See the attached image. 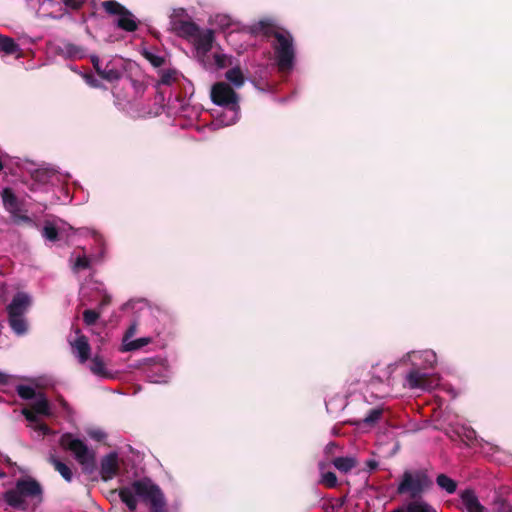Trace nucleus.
Returning a JSON list of instances; mask_svg holds the SVG:
<instances>
[{
    "instance_id": "obj_16",
    "label": "nucleus",
    "mask_w": 512,
    "mask_h": 512,
    "mask_svg": "<svg viewBox=\"0 0 512 512\" xmlns=\"http://www.w3.org/2000/svg\"><path fill=\"white\" fill-rule=\"evenodd\" d=\"M68 342L70 344L72 354L81 364L85 363L91 354V348L87 337L77 329L73 335L69 336Z\"/></svg>"
},
{
    "instance_id": "obj_4",
    "label": "nucleus",
    "mask_w": 512,
    "mask_h": 512,
    "mask_svg": "<svg viewBox=\"0 0 512 512\" xmlns=\"http://www.w3.org/2000/svg\"><path fill=\"white\" fill-rule=\"evenodd\" d=\"M211 99L219 109L214 110L215 119L212 126L217 129L235 124L240 117L239 97L225 82L212 86Z\"/></svg>"
},
{
    "instance_id": "obj_25",
    "label": "nucleus",
    "mask_w": 512,
    "mask_h": 512,
    "mask_svg": "<svg viewBox=\"0 0 512 512\" xmlns=\"http://www.w3.org/2000/svg\"><path fill=\"white\" fill-rule=\"evenodd\" d=\"M0 51L5 54L12 55L17 54V57L20 56V47L19 45L10 37L3 36L0 34Z\"/></svg>"
},
{
    "instance_id": "obj_2",
    "label": "nucleus",
    "mask_w": 512,
    "mask_h": 512,
    "mask_svg": "<svg viewBox=\"0 0 512 512\" xmlns=\"http://www.w3.org/2000/svg\"><path fill=\"white\" fill-rule=\"evenodd\" d=\"M436 364V353L431 349H424L407 352L391 366L395 368L399 366L409 367L404 376V387L410 390L424 391L431 388L429 384V371L434 369Z\"/></svg>"
},
{
    "instance_id": "obj_30",
    "label": "nucleus",
    "mask_w": 512,
    "mask_h": 512,
    "mask_svg": "<svg viewBox=\"0 0 512 512\" xmlns=\"http://www.w3.org/2000/svg\"><path fill=\"white\" fill-rule=\"evenodd\" d=\"M9 324L14 333L19 336L24 335L28 330L24 316H9Z\"/></svg>"
},
{
    "instance_id": "obj_18",
    "label": "nucleus",
    "mask_w": 512,
    "mask_h": 512,
    "mask_svg": "<svg viewBox=\"0 0 512 512\" xmlns=\"http://www.w3.org/2000/svg\"><path fill=\"white\" fill-rule=\"evenodd\" d=\"M31 305V297L25 292H18L7 307L9 316H24Z\"/></svg>"
},
{
    "instance_id": "obj_5",
    "label": "nucleus",
    "mask_w": 512,
    "mask_h": 512,
    "mask_svg": "<svg viewBox=\"0 0 512 512\" xmlns=\"http://www.w3.org/2000/svg\"><path fill=\"white\" fill-rule=\"evenodd\" d=\"M184 39L194 46L198 61L206 69H221L227 66L229 57L226 54L215 52L212 60L208 55L214 42V32L212 29H202L196 24L195 31L191 35H186Z\"/></svg>"
},
{
    "instance_id": "obj_21",
    "label": "nucleus",
    "mask_w": 512,
    "mask_h": 512,
    "mask_svg": "<svg viewBox=\"0 0 512 512\" xmlns=\"http://www.w3.org/2000/svg\"><path fill=\"white\" fill-rule=\"evenodd\" d=\"M392 512H437L428 502L417 499L408 502L405 506L394 509Z\"/></svg>"
},
{
    "instance_id": "obj_8",
    "label": "nucleus",
    "mask_w": 512,
    "mask_h": 512,
    "mask_svg": "<svg viewBox=\"0 0 512 512\" xmlns=\"http://www.w3.org/2000/svg\"><path fill=\"white\" fill-rule=\"evenodd\" d=\"M22 414L38 437L52 433L51 429L39 419V416L50 417L53 414L51 405L44 394L38 393V396L32 400L30 408H24Z\"/></svg>"
},
{
    "instance_id": "obj_17",
    "label": "nucleus",
    "mask_w": 512,
    "mask_h": 512,
    "mask_svg": "<svg viewBox=\"0 0 512 512\" xmlns=\"http://www.w3.org/2000/svg\"><path fill=\"white\" fill-rule=\"evenodd\" d=\"M119 469V458L117 453L111 452L101 459L100 474L103 480L108 481L113 479Z\"/></svg>"
},
{
    "instance_id": "obj_37",
    "label": "nucleus",
    "mask_w": 512,
    "mask_h": 512,
    "mask_svg": "<svg viewBox=\"0 0 512 512\" xmlns=\"http://www.w3.org/2000/svg\"><path fill=\"white\" fill-rule=\"evenodd\" d=\"M87 435L96 441H102L106 438V433L99 428H90L86 430Z\"/></svg>"
},
{
    "instance_id": "obj_29",
    "label": "nucleus",
    "mask_w": 512,
    "mask_h": 512,
    "mask_svg": "<svg viewBox=\"0 0 512 512\" xmlns=\"http://www.w3.org/2000/svg\"><path fill=\"white\" fill-rule=\"evenodd\" d=\"M89 369L94 375H96L98 377H101V378L110 377V373L107 371L103 360L98 356H95L94 358L91 359V362L89 364Z\"/></svg>"
},
{
    "instance_id": "obj_9",
    "label": "nucleus",
    "mask_w": 512,
    "mask_h": 512,
    "mask_svg": "<svg viewBox=\"0 0 512 512\" xmlns=\"http://www.w3.org/2000/svg\"><path fill=\"white\" fill-rule=\"evenodd\" d=\"M91 62L97 74L111 83L125 78L128 66L131 65L129 61L119 56H114L104 63L98 56L93 55Z\"/></svg>"
},
{
    "instance_id": "obj_14",
    "label": "nucleus",
    "mask_w": 512,
    "mask_h": 512,
    "mask_svg": "<svg viewBox=\"0 0 512 512\" xmlns=\"http://www.w3.org/2000/svg\"><path fill=\"white\" fill-rule=\"evenodd\" d=\"M170 29L178 36L184 38L195 31V25L184 8H175L169 16Z\"/></svg>"
},
{
    "instance_id": "obj_12",
    "label": "nucleus",
    "mask_w": 512,
    "mask_h": 512,
    "mask_svg": "<svg viewBox=\"0 0 512 512\" xmlns=\"http://www.w3.org/2000/svg\"><path fill=\"white\" fill-rule=\"evenodd\" d=\"M1 198L5 210L10 214L11 221L16 224H30L34 222L31 217L24 213L22 204L14 194L11 188H3L1 191Z\"/></svg>"
},
{
    "instance_id": "obj_35",
    "label": "nucleus",
    "mask_w": 512,
    "mask_h": 512,
    "mask_svg": "<svg viewBox=\"0 0 512 512\" xmlns=\"http://www.w3.org/2000/svg\"><path fill=\"white\" fill-rule=\"evenodd\" d=\"M346 405V401L342 397H337L335 399H330L326 402V409L329 413L335 412L337 410H342Z\"/></svg>"
},
{
    "instance_id": "obj_7",
    "label": "nucleus",
    "mask_w": 512,
    "mask_h": 512,
    "mask_svg": "<svg viewBox=\"0 0 512 512\" xmlns=\"http://www.w3.org/2000/svg\"><path fill=\"white\" fill-rule=\"evenodd\" d=\"M27 498L36 499L37 502L42 500L41 486L31 478L18 480L15 488L6 491L4 494V500L8 505L21 510L27 508Z\"/></svg>"
},
{
    "instance_id": "obj_36",
    "label": "nucleus",
    "mask_w": 512,
    "mask_h": 512,
    "mask_svg": "<svg viewBox=\"0 0 512 512\" xmlns=\"http://www.w3.org/2000/svg\"><path fill=\"white\" fill-rule=\"evenodd\" d=\"M58 232L59 229L52 225V224H46L42 230V236L49 240V241H56L58 239Z\"/></svg>"
},
{
    "instance_id": "obj_32",
    "label": "nucleus",
    "mask_w": 512,
    "mask_h": 512,
    "mask_svg": "<svg viewBox=\"0 0 512 512\" xmlns=\"http://www.w3.org/2000/svg\"><path fill=\"white\" fill-rule=\"evenodd\" d=\"M182 77L181 73L175 69L162 70L160 73L159 84L171 85Z\"/></svg>"
},
{
    "instance_id": "obj_34",
    "label": "nucleus",
    "mask_w": 512,
    "mask_h": 512,
    "mask_svg": "<svg viewBox=\"0 0 512 512\" xmlns=\"http://www.w3.org/2000/svg\"><path fill=\"white\" fill-rule=\"evenodd\" d=\"M16 391L20 398L26 400H34L38 396L35 389L29 385H18Z\"/></svg>"
},
{
    "instance_id": "obj_48",
    "label": "nucleus",
    "mask_w": 512,
    "mask_h": 512,
    "mask_svg": "<svg viewBox=\"0 0 512 512\" xmlns=\"http://www.w3.org/2000/svg\"><path fill=\"white\" fill-rule=\"evenodd\" d=\"M5 476H6V474L4 472L0 471V478H4Z\"/></svg>"
},
{
    "instance_id": "obj_6",
    "label": "nucleus",
    "mask_w": 512,
    "mask_h": 512,
    "mask_svg": "<svg viewBox=\"0 0 512 512\" xmlns=\"http://www.w3.org/2000/svg\"><path fill=\"white\" fill-rule=\"evenodd\" d=\"M145 90L146 86L142 82L127 77L125 79L124 93H120L118 91L113 92L115 96V103L121 109L127 111L132 117H145L150 115L151 112L149 111H138L135 109L138 106V102L142 98Z\"/></svg>"
},
{
    "instance_id": "obj_28",
    "label": "nucleus",
    "mask_w": 512,
    "mask_h": 512,
    "mask_svg": "<svg viewBox=\"0 0 512 512\" xmlns=\"http://www.w3.org/2000/svg\"><path fill=\"white\" fill-rule=\"evenodd\" d=\"M326 464L324 462L319 463V470L321 473L319 483L328 487V488H334L337 485V477L334 472H326L325 471Z\"/></svg>"
},
{
    "instance_id": "obj_40",
    "label": "nucleus",
    "mask_w": 512,
    "mask_h": 512,
    "mask_svg": "<svg viewBox=\"0 0 512 512\" xmlns=\"http://www.w3.org/2000/svg\"><path fill=\"white\" fill-rule=\"evenodd\" d=\"M496 503L498 504L499 512H512V505H507L505 499L498 498L496 500Z\"/></svg>"
},
{
    "instance_id": "obj_41",
    "label": "nucleus",
    "mask_w": 512,
    "mask_h": 512,
    "mask_svg": "<svg viewBox=\"0 0 512 512\" xmlns=\"http://www.w3.org/2000/svg\"><path fill=\"white\" fill-rule=\"evenodd\" d=\"M136 332H137V324L133 323L127 329V331L123 337V340L132 341V338L136 334Z\"/></svg>"
},
{
    "instance_id": "obj_20",
    "label": "nucleus",
    "mask_w": 512,
    "mask_h": 512,
    "mask_svg": "<svg viewBox=\"0 0 512 512\" xmlns=\"http://www.w3.org/2000/svg\"><path fill=\"white\" fill-rule=\"evenodd\" d=\"M39 11L42 16L54 19H59L65 14V8L60 0H43L40 3Z\"/></svg>"
},
{
    "instance_id": "obj_19",
    "label": "nucleus",
    "mask_w": 512,
    "mask_h": 512,
    "mask_svg": "<svg viewBox=\"0 0 512 512\" xmlns=\"http://www.w3.org/2000/svg\"><path fill=\"white\" fill-rule=\"evenodd\" d=\"M459 497L467 512H489L487 508L480 503L473 489L468 488L461 491Z\"/></svg>"
},
{
    "instance_id": "obj_10",
    "label": "nucleus",
    "mask_w": 512,
    "mask_h": 512,
    "mask_svg": "<svg viewBox=\"0 0 512 512\" xmlns=\"http://www.w3.org/2000/svg\"><path fill=\"white\" fill-rule=\"evenodd\" d=\"M60 445L74 455L75 460L84 470L90 471L94 467L95 454L80 438L72 433H64L60 437Z\"/></svg>"
},
{
    "instance_id": "obj_31",
    "label": "nucleus",
    "mask_w": 512,
    "mask_h": 512,
    "mask_svg": "<svg viewBox=\"0 0 512 512\" xmlns=\"http://www.w3.org/2000/svg\"><path fill=\"white\" fill-rule=\"evenodd\" d=\"M225 77L235 88H240L245 82L244 75L238 67L229 69Z\"/></svg>"
},
{
    "instance_id": "obj_33",
    "label": "nucleus",
    "mask_w": 512,
    "mask_h": 512,
    "mask_svg": "<svg viewBox=\"0 0 512 512\" xmlns=\"http://www.w3.org/2000/svg\"><path fill=\"white\" fill-rule=\"evenodd\" d=\"M382 413H383L382 408H380V407L373 408L361 420V423L365 426L372 427L381 419Z\"/></svg>"
},
{
    "instance_id": "obj_42",
    "label": "nucleus",
    "mask_w": 512,
    "mask_h": 512,
    "mask_svg": "<svg viewBox=\"0 0 512 512\" xmlns=\"http://www.w3.org/2000/svg\"><path fill=\"white\" fill-rule=\"evenodd\" d=\"M78 231L80 233L91 234V236L95 239L96 242L102 243V236L98 232H96L94 230H91V229H88V228H81Z\"/></svg>"
},
{
    "instance_id": "obj_22",
    "label": "nucleus",
    "mask_w": 512,
    "mask_h": 512,
    "mask_svg": "<svg viewBox=\"0 0 512 512\" xmlns=\"http://www.w3.org/2000/svg\"><path fill=\"white\" fill-rule=\"evenodd\" d=\"M55 51L65 58H81L83 56V51L80 47L65 41L56 45Z\"/></svg>"
},
{
    "instance_id": "obj_3",
    "label": "nucleus",
    "mask_w": 512,
    "mask_h": 512,
    "mask_svg": "<svg viewBox=\"0 0 512 512\" xmlns=\"http://www.w3.org/2000/svg\"><path fill=\"white\" fill-rule=\"evenodd\" d=\"M118 494L130 512H136L138 501L148 505L150 512H166L164 494L149 478L138 479L120 487Z\"/></svg>"
},
{
    "instance_id": "obj_49",
    "label": "nucleus",
    "mask_w": 512,
    "mask_h": 512,
    "mask_svg": "<svg viewBox=\"0 0 512 512\" xmlns=\"http://www.w3.org/2000/svg\"><path fill=\"white\" fill-rule=\"evenodd\" d=\"M154 65H159L160 63L158 61H153Z\"/></svg>"
},
{
    "instance_id": "obj_23",
    "label": "nucleus",
    "mask_w": 512,
    "mask_h": 512,
    "mask_svg": "<svg viewBox=\"0 0 512 512\" xmlns=\"http://www.w3.org/2000/svg\"><path fill=\"white\" fill-rule=\"evenodd\" d=\"M332 464L339 472L346 474L354 469L358 462L354 456H345L334 458Z\"/></svg>"
},
{
    "instance_id": "obj_13",
    "label": "nucleus",
    "mask_w": 512,
    "mask_h": 512,
    "mask_svg": "<svg viewBox=\"0 0 512 512\" xmlns=\"http://www.w3.org/2000/svg\"><path fill=\"white\" fill-rule=\"evenodd\" d=\"M102 7L108 14L117 16L116 24L119 28L127 32H133L137 29L138 24L134 15L117 1H104Z\"/></svg>"
},
{
    "instance_id": "obj_45",
    "label": "nucleus",
    "mask_w": 512,
    "mask_h": 512,
    "mask_svg": "<svg viewBox=\"0 0 512 512\" xmlns=\"http://www.w3.org/2000/svg\"><path fill=\"white\" fill-rule=\"evenodd\" d=\"M366 467L369 471H373L378 467V462L374 459H368L366 461Z\"/></svg>"
},
{
    "instance_id": "obj_27",
    "label": "nucleus",
    "mask_w": 512,
    "mask_h": 512,
    "mask_svg": "<svg viewBox=\"0 0 512 512\" xmlns=\"http://www.w3.org/2000/svg\"><path fill=\"white\" fill-rule=\"evenodd\" d=\"M436 484L447 494H453L457 490V482L446 474H439L436 477Z\"/></svg>"
},
{
    "instance_id": "obj_43",
    "label": "nucleus",
    "mask_w": 512,
    "mask_h": 512,
    "mask_svg": "<svg viewBox=\"0 0 512 512\" xmlns=\"http://www.w3.org/2000/svg\"><path fill=\"white\" fill-rule=\"evenodd\" d=\"M85 80L91 87L99 88L101 86L100 81L92 75H86Z\"/></svg>"
},
{
    "instance_id": "obj_11",
    "label": "nucleus",
    "mask_w": 512,
    "mask_h": 512,
    "mask_svg": "<svg viewBox=\"0 0 512 512\" xmlns=\"http://www.w3.org/2000/svg\"><path fill=\"white\" fill-rule=\"evenodd\" d=\"M432 481L425 470L405 471L397 491L400 494L409 493L416 497L429 489Z\"/></svg>"
},
{
    "instance_id": "obj_1",
    "label": "nucleus",
    "mask_w": 512,
    "mask_h": 512,
    "mask_svg": "<svg viewBox=\"0 0 512 512\" xmlns=\"http://www.w3.org/2000/svg\"><path fill=\"white\" fill-rule=\"evenodd\" d=\"M210 22L221 30H229L227 41L233 46H237L236 40L238 37H246L249 33L273 34L275 37L273 48L279 70L290 72L293 69L295 61L293 38L289 32L273 31V26L269 20H260L249 30L241 28L240 24L234 21L230 15L223 13L215 14L211 17Z\"/></svg>"
},
{
    "instance_id": "obj_15",
    "label": "nucleus",
    "mask_w": 512,
    "mask_h": 512,
    "mask_svg": "<svg viewBox=\"0 0 512 512\" xmlns=\"http://www.w3.org/2000/svg\"><path fill=\"white\" fill-rule=\"evenodd\" d=\"M146 377L151 383H167L171 378V369L166 359L153 360L146 368Z\"/></svg>"
},
{
    "instance_id": "obj_44",
    "label": "nucleus",
    "mask_w": 512,
    "mask_h": 512,
    "mask_svg": "<svg viewBox=\"0 0 512 512\" xmlns=\"http://www.w3.org/2000/svg\"><path fill=\"white\" fill-rule=\"evenodd\" d=\"M338 449V445L335 442H329L324 449V453L329 456L334 454L335 450Z\"/></svg>"
},
{
    "instance_id": "obj_38",
    "label": "nucleus",
    "mask_w": 512,
    "mask_h": 512,
    "mask_svg": "<svg viewBox=\"0 0 512 512\" xmlns=\"http://www.w3.org/2000/svg\"><path fill=\"white\" fill-rule=\"evenodd\" d=\"M90 266V259L86 256H78L74 262V270L86 269Z\"/></svg>"
},
{
    "instance_id": "obj_47",
    "label": "nucleus",
    "mask_w": 512,
    "mask_h": 512,
    "mask_svg": "<svg viewBox=\"0 0 512 512\" xmlns=\"http://www.w3.org/2000/svg\"><path fill=\"white\" fill-rule=\"evenodd\" d=\"M6 375L3 373H0V382L4 383L6 381Z\"/></svg>"
},
{
    "instance_id": "obj_39",
    "label": "nucleus",
    "mask_w": 512,
    "mask_h": 512,
    "mask_svg": "<svg viewBox=\"0 0 512 512\" xmlns=\"http://www.w3.org/2000/svg\"><path fill=\"white\" fill-rule=\"evenodd\" d=\"M99 315L94 310H85L83 312V320L87 325H93L98 319Z\"/></svg>"
},
{
    "instance_id": "obj_46",
    "label": "nucleus",
    "mask_w": 512,
    "mask_h": 512,
    "mask_svg": "<svg viewBox=\"0 0 512 512\" xmlns=\"http://www.w3.org/2000/svg\"><path fill=\"white\" fill-rule=\"evenodd\" d=\"M466 437H467L469 440L473 439V438L475 437V431H474V430H472V429H469V430L467 431V433H466Z\"/></svg>"
},
{
    "instance_id": "obj_26",
    "label": "nucleus",
    "mask_w": 512,
    "mask_h": 512,
    "mask_svg": "<svg viewBox=\"0 0 512 512\" xmlns=\"http://www.w3.org/2000/svg\"><path fill=\"white\" fill-rule=\"evenodd\" d=\"M153 337H140L137 339H132V341L122 340V350L123 351H134L138 350L150 343H152Z\"/></svg>"
},
{
    "instance_id": "obj_24",
    "label": "nucleus",
    "mask_w": 512,
    "mask_h": 512,
    "mask_svg": "<svg viewBox=\"0 0 512 512\" xmlns=\"http://www.w3.org/2000/svg\"><path fill=\"white\" fill-rule=\"evenodd\" d=\"M49 462L53 465L54 469L65 479L67 482H71L73 479V473L71 468L56 456L51 455Z\"/></svg>"
}]
</instances>
